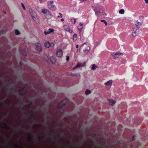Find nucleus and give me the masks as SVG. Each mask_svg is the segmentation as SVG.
Wrapping results in <instances>:
<instances>
[{
    "label": "nucleus",
    "mask_w": 148,
    "mask_h": 148,
    "mask_svg": "<svg viewBox=\"0 0 148 148\" xmlns=\"http://www.w3.org/2000/svg\"><path fill=\"white\" fill-rule=\"evenodd\" d=\"M59 14L60 15V18H62V14L60 13H59Z\"/></svg>",
    "instance_id": "nucleus-42"
},
{
    "label": "nucleus",
    "mask_w": 148,
    "mask_h": 148,
    "mask_svg": "<svg viewBox=\"0 0 148 148\" xmlns=\"http://www.w3.org/2000/svg\"><path fill=\"white\" fill-rule=\"evenodd\" d=\"M2 106V104H1V102L0 101V108H1Z\"/></svg>",
    "instance_id": "nucleus-46"
},
{
    "label": "nucleus",
    "mask_w": 148,
    "mask_h": 148,
    "mask_svg": "<svg viewBox=\"0 0 148 148\" xmlns=\"http://www.w3.org/2000/svg\"><path fill=\"white\" fill-rule=\"evenodd\" d=\"M76 20L75 18L71 19V22L73 24H75L76 23Z\"/></svg>",
    "instance_id": "nucleus-24"
},
{
    "label": "nucleus",
    "mask_w": 148,
    "mask_h": 148,
    "mask_svg": "<svg viewBox=\"0 0 148 148\" xmlns=\"http://www.w3.org/2000/svg\"><path fill=\"white\" fill-rule=\"evenodd\" d=\"M20 53L22 55L24 56H26L27 55L26 53L24 50H21V51H20Z\"/></svg>",
    "instance_id": "nucleus-17"
},
{
    "label": "nucleus",
    "mask_w": 148,
    "mask_h": 148,
    "mask_svg": "<svg viewBox=\"0 0 148 148\" xmlns=\"http://www.w3.org/2000/svg\"><path fill=\"white\" fill-rule=\"evenodd\" d=\"M41 12L43 13L45 17L47 19H50L51 18L52 15L51 12L47 9L41 10Z\"/></svg>",
    "instance_id": "nucleus-2"
},
{
    "label": "nucleus",
    "mask_w": 148,
    "mask_h": 148,
    "mask_svg": "<svg viewBox=\"0 0 148 148\" xmlns=\"http://www.w3.org/2000/svg\"><path fill=\"white\" fill-rule=\"evenodd\" d=\"M53 1H50L47 2V6L48 8L51 10H56V6L53 5Z\"/></svg>",
    "instance_id": "nucleus-5"
},
{
    "label": "nucleus",
    "mask_w": 148,
    "mask_h": 148,
    "mask_svg": "<svg viewBox=\"0 0 148 148\" xmlns=\"http://www.w3.org/2000/svg\"><path fill=\"white\" fill-rule=\"evenodd\" d=\"M135 138V136H133L132 137V141L133 140H134V138Z\"/></svg>",
    "instance_id": "nucleus-51"
},
{
    "label": "nucleus",
    "mask_w": 148,
    "mask_h": 148,
    "mask_svg": "<svg viewBox=\"0 0 148 148\" xmlns=\"http://www.w3.org/2000/svg\"><path fill=\"white\" fill-rule=\"evenodd\" d=\"M6 101H9V99L8 98H7L6 100Z\"/></svg>",
    "instance_id": "nucleus-56"
},
{
    "label": "nucleus",
    "mask_w": 148,
    "mask_h": 148,
    "mask_svg": "<svg viewBox=\"0 0 148 148\" xmlns=\"http://www.w3.org/2000/svg\"><path fill=\"white\" fill-rule=\"evenodd\" d=\"M64 21V19L63 18H62L61 19V21Z\"/></svg>",
    "instance_id": "nucleus-54"
},
{
    "label": "nucleus",
    "mask_w": 148,
    "mask_h": 148,
    "mask_svg": "<svg viewBox=\"0 0 148 148\" xmlns=\"http://www.w3.org/2000/svg\"><path fill=\"white\" fill-rule=\"evenodd\" d=\"M15 87V86H13L12 87V88H10V90H8V89H7V91L8 92H11V90L12 89H14Z\"/></svg>",
    "instance_id": "nucleus-30"
},
{
    "label": "nucleus",
    "mask_w": 148,
    "mask_h": 148,
    "mask_svg": "<svg viewBox=\"0 0 148 148\" xmlns=\"http://www.w3.org/2000/svg\"><path fill=\"white\" fill-rule=\"evenodd\" d=\"M0 125L1 126H3L4 128L8 129H10V127H9L6 125L5 123L4 122H2L0 124Z\"/></svg>",
    "instance_id": "nucleus-13"
},
{
    "label": "nucleus",
    "mask_w": 148,
    "mask_h": 148,
    "mask_svg": "<svg viewBox=\"0 0 148 148\" xmlns=\"http://www.w3.org/2000/svg\"><path fill=\"white\" fill-rule=\"evenodd\" d=\"M139 18H143V16H141L140 17H139Z\"/></svg>",
    "instance_id": "nucleus-55"
},
{
    "label": "nucleus",
    "mask_w": 148,
    "mask_h": 148,
    "mask_svg": "<svg viewBox=\"0 0 148 148\" xmlns=\"http://www.w3.org/2000/svg\"><path fill=\"white\" fill-rule=\"evenodd\" d=\"M112 80H110L108 81L107 82L105 83V85L107 86L110 85L112 84Z\"/></svg>",
    "instance_id": "nucleus-18"
},
{
    "label": "nucleus",
    "mask_w": 148,
    "mask_h": 148,
    "mask_svg": "<svg viewBox=\"0 0 148 148\" xmlns=\"http://www.w3.org/2000/svg\"><path fill=\"white\" fill-rule=\"evenodd\" d=\"M23 127V125H22V127Z\"/></svg>",
    "instance_id": "nucleus-63"
},
{
    "label": "nucleus",
    "mask_w": 148,
    "mask_h": 148,
    "mask_svg": "<svg viewBox=\"0 0 148 148\" xmlns=\"http://www.w3.org/2000/svg\"><path fill=\"white\" fill-rule=\"evenodd\" d=\"M106 147L107 148H109V146L108 145H106Z\"/></svg>",
    "instance_id": "nucleus-52"
},
{
    "label": "nucleus",
    "mask_w": 148,
    "mask_h": 148,
    "mask_svg": "<svg viewBox=\"0 0 148 148\" xmlns=\"http://www.w3.org/2000/svg\"><path fill=\"white\" fill-rule=\"evenodd\" d=\"M40 138H41V137H40V136H38V138L39 139H40Z\"/></svg>",
    "instance_id": "nucleus-57"
},
{
    "label": "nucleus",
    "mask_w": 148,
    "mask_h": 148,
    "mask_svg": "<svg viewBox=\"0 0 148 148\" xmlns=\"http://www.w3.org/2000/svg\"><path fill=\"white\" fill-rule=\"evenodd\" d=\"M5 31L3 29H2L1 31V33L3 34H5Z\"/></svg>",
    "instance_id": "nucleus-33"
},
{
    "label": "nucleus",
    "mask_w": 148,
    "mask_h": 148,
    "mask_svg": "<svg viewBox=\"0 0 148 148\" xmlns=\"http://www.w3.org/2000/svg\"><path fill=\"white\" fill-rule=\"evenodd\" d=\"M36 46V50L38 52H40L42 50L41 45L40 42H37L35 43Z\"/></svg>",
    "instance_id": "nucleus-6"
},
{
    "label": "nucleus",
    "mask_w": 148,
    "mask_h": 148,
    "mask_svg": "<svg viewBox=\"0 0 148 148\" xmlns=\"http://www.w3.org/2000/svg\"><path fill=\"white\" fill-rule=\"evenodd\" d=\"M48 31H45L44 32V33L45 35H47L50 34L51 33L53 32L54 30L53 29L49 28L48 29Z\"/></svg>",
    "instance_id": "nucleus-11"
},
{
    "label": "nucleus",
    "mask_w": 148,
    "mask_h": 148,
    "mask_svg": "<svg viewBox=\"0 0 148 148\" xmlns=\"http://www.w3.org/2000/svg\"><path fill=\"white\" fill-rule=\"evenodd\" d=\"M20 91H23L24 93L26 94L28 91V89L27 87H24L22 89L20 90Z\"/></svg>",
    "instance_id": "nucleus-15"
},
{
    "label": "nucleus",
    "mask_w": 148,
    "mask_h": 148,
    "mask_svg": "<svg viewBox=\"0 0 148 148\" xmlns=\"http://www.w3.org/2000/svg\"><path fill=\"white\" fill-rule=\"evenodd\" d=\"M45 125L46 126H47L48 125V124L47 123H45Z\"/></svg>",
    "instance_id": "nucleus-53"
},
{
    "label": "nucleus",
    "mask_w": 148,
    "mask_h": 148,
    "mask_svg": "<svg viewBox=\"0 0 148 148\" xmlns=\"http://www.w3.org/2000/svg\"><path fill=\"white\" fill-rule=\"evenodd\" d=\"M44 45L46 47L48 48L50 47V43L49 42H46L44 43Z\"/></svg>",
    "instance_id": "nucleus-21"
},
{
    "label": "nucleus",
    "mask_w": 148,
    "mask_h": 148,
    "mask_svg": "<svg viewBox=\"0 0 148 148\" xmlns=\"http://www.w3.org/2000/svg\"><path fill=\"white\" fill-rule=\"evenodd\" d=\"M79 49H83L84 53L87 54L90 49V44L88 42L84 43L80 47Z\"/></svg>",
    "instance_id": "nucleus-1"
},
{
    "label": "nucleus",
    "mask_w": 148,
    "mask_h": 148,
    "mask_svg": "<svg viewBox=\"0 0 148 148\" xmlns=\"http://www.w3.org/2000/svg\"><path fill=\"white\" fill-rule=\"evenodd\" d=\"M137 30H136L134 28L133 32L132 34V35L133 37H135L136 36V32Z\"/></svg>",
    "instance_id": "nucleus-20"
},
{
    "label": "nucleus",
    "mask_w": 148,
    "mask_h": 148,
    "mask_svg": "<svg viewBox=\"0 0 148 148\" xmlns=\"http://www.w3.org/2000/svg\"><path fill=\"white\" fill-rule=\"evenodd\" d=\"M49 116V115H48V116H47V117H48Z\"/></svg>",
    "instance_id": "nucleus-64"
},
{
    "label": "nucleus",
    "mask_w": 148,
    "mask_h": 148,
    "mask_svg": "<svg viewBox=\"0 0 148 148\" xmlns=\"http://www.w3.org/2000/svg\"><path fill=\"white\" fill-rule=\"evenodd\" d=\"M62 137H63L64 136V134H62Z\"/></svg>",
    "instance_id": "nucleus-58"
},
{
    "label": "nucleus",
    "mask_w": 148,
    "mask_h": 148,
    "mask_svg": "<svg viewBox=\"0 0 148 148\" xmlns=\"http://www.w3.org/2000/svg\"><path fill=\"white\" fill-rule=\"evenodd\" d=\"M94 10L95 12V14L97 15L99 13H101L103 12L102 9L99 8L95 7L94 9Z\"/></svg>",
    "instance_id": "nucleus-7"
},
{
    "label": "nucleus",
    "mask_w": 148,
    "mask_h": 148,
    "mask_svg": "<svg viewBox=\"0 0 148 148\" xmlns=\"http://www.w3.org/2000/svg\"><path fill=\"white\" fill-rule=\"evenodd\" d=\"M18 106L19 108L20 109H21L22 107V105L19 103L18 104Z\"/></svg>",
    "instance_id": "nucleus-35"
},
{
    "label": "nucleus",
    "mask_w": 148,
    "mask_h": 148,
    "mask_svg": "<svg viewBox=\"0 0 148 148\" xmlns=\"http://www.w3.org/2000/svg\"><path fill=\"white\" fill-rule=\"evenodd\" d=\"M29 11L33 20L35 22L37 23V22L38 21V18L37 17V15L35 11L31 8L29 9Z\"/></svg>",
    "instance_id": "nucleus-3"
},
{
    "label": "nucleus",
    "mask_w": 148,
    "mask_h": 148,
    "mask_svg": "<svg viewBox=\"0 0 148 148\" xmlns=\"http://www.w3.org/2000/svg\"><path fill=\"white\" fill-rule=\"evenodd\" d=\"M109 103L111 106H113L115 103V101L112 99H109L108 100Z\"/></svg>",
    "instance_id": "nucleus-14"
},
{
    "label": "nucleus",
    "mask_w": 148,
    "mask_h": 148,
    "mask_svg": "<svg viewBox=\"0 0 148 148\" xmlns=\"http://www.w3.org/2000/svg\"><path fill=\"white\" fill-rule=\"evenodd\" d=\"M69 57L68 56H67L66 58V60L67 61H69Z\"/></svg>",
    "instance_id": "nucleus-43"
},
{
    "label": "nucleus",
    "mask_w": 148,
    "mask_h": 148,
    "mask_svg": "<svg viewBox=\"0 0 148 148\" xmlns=\"http://www.w3.org/2000/svg\"><path fill=\"white\" fill-rule=\"evenodd\" d=\"M19 65H20V66H21V65H22V62H21V61L20 62H19Z\"/></svg>",
    "instance_id": "nucleus-47"
},
{
    "label": "nucleus",
    "mask_w": 148,
    "mask_h": 148,
    "mask_svg": "<svg viewBox=\"0 0 148 148\" xmlns=\"http://www.w3.org/2000/svg\"><path fill=\"white\" fill-rule=\"evenodd\" d=\"M78 51V49H77V50H76V52H77Z\"/></svg>",
    "instance_id": "nucleus-61"
},
{
    "label": "nucleus",
    "mask_w": 148,
    "mask_h": 148,
    "mask_svg": "<svg viewBox=\"0 0 148 148\" xmlns=\"http://www.w3.org/2000/svg\"><path fill=\"white\" fill-rule=\"evenodd\" d=\"M81 66V65H80V64H79V63H78L77 65H76V66H75V68H77V67H80V66Z\"/></svg>",
    "instance_id": "nucleus-36"
},
{
    "label": "nucleus",
    "mask_w": 148,
    "mask_h": 148,
    "mask_svg": "<svg viewBox=\"0 0 148 148\" xmlns=\"http://www.w3.org/2000/svg\"><path fill=\"white\" fill-rule=\"evenodd\" d=\"M101 21V22H104V23L106 25H107V23L106 21L105 20H102Z\"/></svg>",
    "instance_id": "nucleus-32"
},
{
    "label": "nucleus",
    "mask_w": 148,
    "mask_h": 148,
    "mask_svg": "<svg viewBox=\"0 0 148 148\" xmlns=\"http://www.w3.org/2000/svg\"><path fill=\"white\" fill-rule=\"evenodd\" d=\"M33 101L32 99H31V100H30L29 101V103L28 104V106H29L32 105V104H33Z\"/></svg>",
    "instance_id": "nucleus-31"
},
{
    "label": "nucleus",
    "mask_w": 148,
    "mask_h": 148,
    "mask_svg": "<svg viewBox=\"0 0 148 148\" xmlns=\"http://www.w3.org/2000/svg\"><path fill=\"white\" fill-rule=\"evenodd\" d=\"M119 13L121 14H123L124 13V10L123 9H121L119 11Z\"/></svg>",
    "instance_id": "nucleus-28"
},
{
    "label": "nucleus",
    "mask_w": 148,
    "mask_h": 148,
    "mask_svg": "<svg viewBox=\"0 0 148 148\" xmlns=\"http://www.w3.org/2000/svg\"><path fill=\"white\" fill-rule=\"evenodd\" d=\"M91 92L90 90H89L88 89H87L85 92V94L86 95H87L88 94L90 93Z\"/></svg>",
    "instance_id": "nucleus-26"
},
{
    "label": "nucleus",
    "mask_w": 148,
    "mask_h": 148,
    "mask_svg": "<svg viewBox=\"0 0 148 148\" xmlns=\"http://www.w3.org/2000/svg\"><path fill=\"white\" fill-rule=\"evenodd\" d=\"M40 3H42L43 2H44L45 1V0H39Z\"/></svg>",
    "instance_id": "nucleus-39"
},
{
    "label": "nucleus",
    "mask_w": 148,
    "mask_h": 148,
    "mask_svg": "<svg viewBox=\"0 0 148 148\" xmlns=\"http://www.w3.org/2000/svg\"><path fill=\"white\" fill-rule=\"evenodd\" d=\"M19 95L20 96H23L25 94L23 91H20V90H19Z\"/></svg>",
    "instance_id": "nucleus-23"
},
{
    "label": "nucleus",
    "mask_w": 148,
    "mask_h": 148,
    "mask_svg": "<svg viewBox=\"0 0 148 148\" xmlns=\"http://www.w3.org/2000/svg\"><path fill=\"white\" fill-rule=\"evenodd\" d=\"M64 29L67 31L69 32L70 33H72L73 31L72 29H70L68 26L64 25Z\"/></svg>",
    "instance_id": "nucleus-10"
},
{
    "label": "nucleus",
    "mask_w": 148,
    "mask_h": 148,
    "mask_svg": "<svg viewBox=\"0 0 148 148\" xmlns=\"http://www.w3.org/2000/svg\"><path fill=\"white\" fill-rule=\"evenodd\" d=\"M54 44L53 42H51L50 44V46L52 47L53 46H54Z\"/></svg>",
    "instance_id": "nucleus-38"
},
{
    "label": "nucleus",
    "mask_w": 148,
    "mask_h": 148,
    "mask_svg": "<svg viewBox=\"0 0 148 148\" xmlns=\"http://www.w3.org/2000/svg\"><path fill=\"white\" fill-rule=\"evenodd\" d=\"M51 137H52V138H53V139H55V136H53V135H51Z\"/></svg>",
    "instance_id": "nucleus-41"
},
{
    "label": "nucleus",
    "mask_w": 148,
    "mask_h": 148,
    "mask_svg": "<svg viewBox=\"0 0 148 148\" xmlns=\"http://www.w3.org/2000/svg\"><path fill=\"white\" fill-rule=\"evenodd\" d=\"M87 140H91L92 139H91V138H90L88 137V138H87Z\"/></svg>",
    "instance_id": "nucleus-45"
},
{
    "label": "nucleus",
    "mask_w": 148,
    "mask_h": 148,
    "mask_svg": "<svg viewBox=\"0 0 148 148\" xmlns=\"http://www.w3.org/2000/svg\"><path fill=\"white\" fill-rule=\"evenodd\" d=\"M82 28H83L82 27V26H79L77 27L78 29L79 30H80V31H81L82 30Z\"/></svg>",
    "instance_id": "nucleus-34"
},
{
    "label": "nucleus",
    "mask_w": 148,
    "mask_h": 148,
    "mask_svg": "<svg viewBox=\"0 0 148 148\" xmlns=\"http://www.w3.org/2000/svg\"><path fill=\"white\" fill-rule=\"evenodd\" d=\"M79 26L82 27V26L83 25V24L82 23H80L79 24Z\"/></svg>",
    "instance_id": "nucleus-40"
},
{
    "label": "nucleus",
    "mask_w": 148,
    "mask_h": 148,
    "mask_svg": "<svg viewBox=\"0 0 148 148\" xmlns=\"http://www.w3.org/2000/svg\"><path fill=\"white\" fill-rule=\"evenodd\" d=\"M30 116L31 118L32 119H34L35 118V115L34 114V112L33 111L31 110L30 111Z\"/></svg>",
    "instance_id": "nucleus-16"
},
{
    "label": "nucleus",
    "mask_w": 148,
    "mask_h": 148,
    "mask_svg": "<svg viewBox=\"0 0 148 148\" xmlns=\"http://www.w3.org/2000/svg\"><path fill=\"white\" fill-rule=\"evenodd\" d=\"M69 100L67 98H65L64 100H62L59 102L58 106V107L60 108H62L68 103Z\"/></svg>",
    "instance_id": "nucleus-4"
},
{
    "label": "nucleus",
    "mask_w": 148,
    "mask_h": 148,
    "mask_svg": "<svg viewBox=\"0 0 148 148\" xmlns=\"http://www.w3.org/2000/svg\"><path fill=\"white\" fill-rule=\"evenodd\" d=\"M50 61L53 64H54L56 62V60L54 57H51L50 58Z\"/></svg>",
    "instance_id": "nucleus-19"
},
{
    "label": "nucleus",
    "mask_w": 148,
    "mask_h": 148,
    "mask_svg": "<svg viewBox=\"0 0 148 148\" xmlns=\"http://www.w3.org/2000/svg\"><path fill=\"white\" fill-rule=\"evenodd\" d=\"M35 125L36 126L38 127L39 125V124L37 123H35Z\"/></svg>",
    "instance_id": "nucleus-44"
},
{
    "label": "nucleus",
    "mask_w": 148,
    "mask_h": 148,
    "mask_svg": "<svg viewBox=\"0 0 148 148\" xmlns=\"http://www.w3.org/2000/svg\"><path fill=\"white\" fill-rule=\"evenodd\" d=\"M82 142V143H84V140Z\"/></svg>",
    "instance_id": "nucleus-62"
},
{
    "label": "nucleus",
    "mask_w": 148,
    "mask_h": 148,
    "mask_svg": "<svg viewBox=\"0 0 148 148\" xmlns=\"http://www.w3.org/2000/svg\"><path fill=\"white\" fill-rule=\"evenodd\" d=\"M96 68H97V66H96L95 64H93L91 67V69L92 70H94Z\"/></svg>",
    "instance_id": "nucleus-25"
},
{
    "label": "nucleus",
    "mask_w": 148,
    "mask_h": 148,
    "mask_svg": "<svg viewBox=\"0 0 148 148\" xmlns=\"http://www.w3.org/2000/svg\"><path fill=\"white\" fill-rule=\"evenodd\" d=\"M145 1L146 3H148V0H145Z\"/></svg>",
    "instance_id": "nucleus-48"
},
{
    "label": "nucleus",
    "mask_w": 148,
    "mask_h": 148,
    "mask_svg": "<svg viewBox=\"0 0 148 148\" xmlns=\"http://www.w3.org/2000/svg\"><path fill=\"white\" fill-rule=\"evenodd\" d=\"M112 55L114 59H115L117 58H118L119 55H123V53H120V52H116L115 53H112Z\"/></svg>",
    "instance_id": "nucleus-8"
},
{
    "label": "nucleus",
    "mask_w": 148,
    "mask_h": 148,
    "mask_svg": "<svg viewBox=\"0 0 148 148\" xmlns=\"http://www.w3.org/2000/svg\"><path fill=\"white\" fill-rule=\"evenodd\" d=\"M57 17H58V18H59V17H60V16H57Z\"/></svg>",
    "instance_id": "nucleus-59"
},
{
    "label": "nucleus",
    "mask_w": 148,
    "mask_h": 148,
    "mask_svg": "<svg viewBox=\"0 0 148 148\" xmlns=\"http://www.w3.org/2000/svg\"><path fill=\"white\" fill-rule=\"evenodd\" d=\"M15 34L16 35H18L20 34V32L17 29H16L15 31Z\"/></svg>",
    "instance_id": "nucleus-27"
},
{
    "label": "nucleus",
    "mask_w": 148,
    "mask_h": 148,
    "mask_svg": "<svg viewBox=\"0 0 148 148\" xmlns=\"http://www.w3.org/2000/svg\"><path fill=\"white\" fill-rule=\"evenodd\" d=\"M77 39V35L76 34H74L73 36V39L74 41H75Z\"/></svg>",
    "instance_id": "nucleus-22"
},
{
    "label": "nucleus",
    "mask_w": 148,
    "mask_h": 148,
    "mask_svg": "<svg viewBox=\"0 0 148 148\" xmlns=\"http://www.w3.org/2000/svg\"><path fill=\"white\" fill-rule=\"evenodd\" d=\"M76 47L77 48H78L79 47V45H77L76 46Z\"/></svg>",
    "instance_id": "nucleus-50"
},
{
    "label": "nucleus",
    "mask_w": 148,
    "mask_h": 148,
    "mask_svg": "<svg viewBox=\"0 0 148 148\" xmlns=\"http://www.w3.org/2000/svg\"><path fill=\"white\" fill-rule=\"evenodd\" d=\"M135 23L136 26L134 28L136 30H137L140 28V27L141 25V23L137 21L135 22Z\"/></svg>",
    "instance_id": "nucleus-9"
},
{
    "label": "nucleus",
    "mask_w": 148,
    "mask_h": 148,
    "mask_svg": "<svg viewBox=\"0 0 148 148\" xmlns=\"http://www.w3.org/2000/svg\"><path fill=\"white\" fill-rule=\"evenodd\" d=\"M18 147L19 148H22L21 147V145H18Z\"/></svg>",
    "instance_id": "nucleus-49"
},
{
    "label": "nucleus",
    "mask_w": 148,
    "mask_h": 148,
    "mask_svg": "<svg viewBox=\"0 0 148 148\" xmlns=\"http://www.w3.org/2000/svg\"><path fill=\"white\" fill-rule=\"evenodd\" d=\"M21 5H22V6L23 8V9L24 10H25V6L23 4V3H21Z\"/></svg>",
    "instance_id": "nucleus-37"
},
{
    "label": "nucleus",
    "mask_w": 148,
    "mask_h": 148,
    "mask_svg": "<svg viewBox=\"0 0 148 148\" xmlns=\"http://www.w3.org/2000/svg\"><path fill=\"white\" fill-rule=\"evenodd\" d=\"M62 54V51L61 50L58 49V50L56 53V55L58 57H61Z\"/></svg>",
    "instance_id": "nucleus-12"
},
{
    "label": "nucleus",
    "mask_w": 148,
    "mask_h": 148,
    "mask_svg": "<svg viewBox=\"0 0 148 148\" xmlns=\"http://www.w3.org/2000/svg\"><path fill=\"white\" fill-rule=\"evenodd\" d=\"M82 146H80L79 147V148H82Z\"/></svg>",
    "instance_id": "nucleus-60"
},
{
    "label": "nucleus",
    "mask_w": 148,
    "mask_h": 148,
    "mask_svg": "<svg viewBox=\"0 0 148 148\" xmlns=\"http://www.w3.org/2000/svg\"><path fill=\"white\" fill-rule=\"evenodd\" d=\"M32 135V134L31 132H28V135L29 136V138L30 140H31V139Z\"/></svg>",
    "instance_id": "nucleus-29"
}]
</instances>
